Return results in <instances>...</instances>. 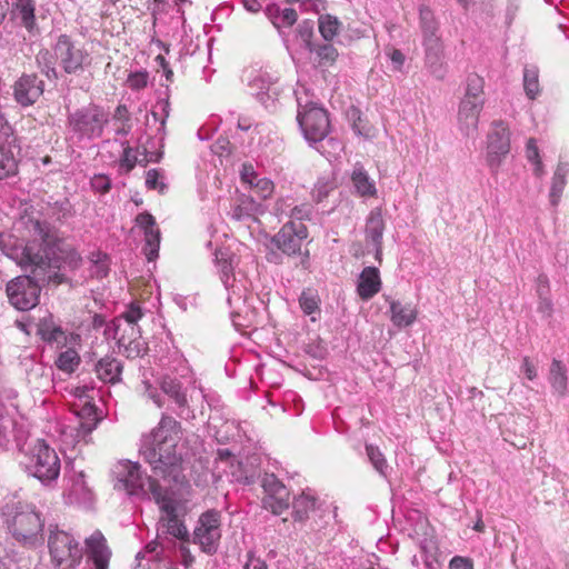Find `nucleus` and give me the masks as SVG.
<instances>
[{"label": "nucleus", "mask_w": 569, "mask_h": 569, "mask_svg": "<svg viewBox=\"0 0 569 569\" xmlns=\"http://www.w3.org/2000/svg\"><path fill=\"white\" fill-rule=\"evenodd\" d=\"M34 2L32 0H17L13 11L20 18L21 23L29 30L36 26Z\"/></svg>", "instance_id": "c9c22d12"}, {"label": "nucleus", "mask_w": 569, "mask_h": 569, "mask_svg": "<svg viewBox=\"0 0 569 569\" xmlns=\"http://www.w3.org/2000/svg\"><path fill=\"white\" fill-rule=\"evenodd\" d=\"M214 256V261L220 274V279L226 289L229 291L227 301L229 306L233 308L231 316L234 318L236 316H240L241 306H244L247 301L246 289L240 288L233 283V270L237 263L236 257L226 250H217Z\"/></svg>", "instance_id": "9d476101"}, {"label": "nucleus", "mask_w": 569, "mask_h": 569, "mask_svg": "<svg viewBox=\"0 0 569 569\" xmlns=\"http://www.w3.org/2000/svg\"><path fill=\"white\" fill-rule=\"evenodd\" d=\"M181 438L180 422L168 415H162L158 426L143 436L140 453L156 476L179 481L182 459L177 447Z\"/></svg>", "instance_id": "f03ea898"}, {"label": "nucleus", "mask_w": 569, "mask_h": 569, "mask_svg": "<svg viewBox=\"0 0 569 569\" xmlns=\"http://www.w3.org/2000/svg\"><path fill=\"white\" fill-rule=\"evenodd\" d=\"M523 89L529 99H535L539 92V73L536 67H526L523 70Z\"/></svg>", "instance_id": "ea45409f"}, {"label": "nucleus", "mask_w": 569, "mask_h": 569, "mask_svg": "<svg viewBox=\"0 0 569 569\" xmlns=\"http://www.w3.org/2000/svg\"><path fill=\"white\" fill-rule=\"evenodd\" d=\"M385 231V221L381 209L375 208L370 211L366 222V240L371 242L376 259L380 262L382 256V237Z\"/></svg>", "instance_id": "5701e85b"}, {"label": "nucleus", "mask_w": 569, "mask_h": 569, "mask_svg": "<svg viewBox=\"0 0 569 569\" xmlns=\"http://www.w3.org/2000/svg\"><path fill=\"white\" fill-rule=\"evenodd\" d=\"M37 335L49 343H62L66 341L64 331L54 322L51 315L39 319L37 323Z\"/></svg>", "instance_id": "2f4dec72"}, {"label": "nucleus", "mask_w": 569, "mask_h": 569, "mask_svg": "<svg viewBox=\"0 0 569 569\" xmlns=\"http://www.w3.org/2000/svg\"><path fill=\"white\" fill-rule=\"evenodd\" d=\"M366 452L373 468L382 476H388L389 466L380 449L373 445L366 446Z\"/></svg>", "instance_id": "a18cd8bd"}, {"label": "nucleus", "mask_w": 569, "mask_h": 569, "mask_svg": "<svg viewBox=\"0 0 569 569\" xmlns=\"http://www.w3.org/2000/svg\"><path fill=\"white\" fill-rule=\"evenodd\" d=\"M510 152V131L503 121H495L487 137L486 161L492 173H497Z\"/></svg>", "instance_id": "ddd939ff"}, {"label": "nucleus", "mask_w": 569, "mask_h": 569, "mask_svg": "<svg viewBox=\"0 0 569 569\" xmlns=\"http://www.w3.org/2000/svg\"><path fill=\"white\" fill-rule=\"evenodd\" d=\"M127 83L132 90L143 89L148 83V73L146 71L131 73L128 77Z\"/></svg>", "instance_id": "bf43d9fd"}, {"label": "nucleus", "mask_w": 569, "mask_h": 569, "mask_svg": "<svg viewBox=\"0 0 569 569\" xmlns=\"http://www.w3.org/2000/svg\"><path fill=\"white\" fill-rule=\"evenodd\" d=\"M319 507V499L316 492L307 488L296 496L292 501V517L295 521H306L310 513Z\"/></svg>", "instance_id": "a878e982"}, {"label": "nucleus", "mask_w": 569, "mask_h": 569, "mask_svg": "<svg viewBox=\"0 0 569 569\" xmlns=\"http://www.w3.org/2000/svg\"><path fill=\"white\" fill-rule=\"evenodd\" d=\"M113 337L117 340L118 348L122 349L127 343H131L140 337V330L138 326H129V328H122V323H117Z\"/></svg>", "instance_id": "c03bdc74"}, {"label": "nucleus", "mask_w": 569, "mask_h": 569, "mask_svg": "<svg viewBox=\"0 0 569 569\" xmlns=\"http://www.w3.org/2000/svg\"><path fill=\"white\" fill-rule=\"evenodd\" d=\"M112 473L116 478L114 488L124 490L129 495H151L162 492V487L151 477L142 475L138 463L119 461L114 465Z\"/></svg>", "instance_id": "39448f33"}, {"label": "nucleus", "mask_w": 569, "mask_h": 569, "mask_svg": "<svg viewBox=\"0 0 569 569\" xmlns=\"http://www.w3.org/2000/svg\"><path fill=\"white\" fill-rule=\"evenodd\" d=\"M257 194L263 199L269 198L273 192V183L268 178H258L251 186Z\"/></svg>", "instance_id": "6e6d98bb"}, {"label": "nucleus", "mask_w": 569, "mask_h": 569, "mask_svg": "<svg viewBox=\"0 0 569 569\" xmlns=\"http://www.w3.org/2000/svg\"><path fill=\"white\" fill-rule=\"evenodd\" d=\"M144 393L149 399H151L159 408L163 406L162 397L157 392V390L151 386L150 382L143 381Z\"/></svg>", "instance_id": "338daca9"}, {"label": "nucleus", "mask_w": 569, "mask_h": 569, "mask_svg": "<svg viewBox=\"0 0 569 569\" xmlns=\"http://www.w3.org/2000/svg\"><path fill=\"white\" fill-rule=\"evenodd\" d=\"M109 123V113L97 104H89L76 110L68 117V126L78 140L100 138Z\"/></svg>", "instance_id": "20e7f679"}, {"label": "nucleus", "mask_w": 569, "mask_h": 569, "mask_svg": "<svg viewBox=\"0 0 569 569\" xmlns=\"http://www.w3.org/2000/svg\"><path fill=\"white\" fill-rule=\"evenodd\" d=\"M538 311L542 313L545 317H550L552 313V302L548 296H543L541 289H539Z\"/></svg>", "instance_id": "e2e57ef3"}, {"label": "nucleus", "mask_w": 569, "mask_h": 569, "mask_svg": "<svg viewBox=\"0 0 569 569\" xmlns=\"http://www.w3.org/2000/svg\"><path fill=\"white\" fill-rule=\"evenodd\" d=\"M53 50L59 64L69 74L83 71L91 64L90 53L83 47L72 42L67 34L58 38Z\"/></svg>", "instance_id": "9b49d317"}, {"label": "nucleus", "mask_w": 569, "mask_h": 569, "mask_svg": "<svg viewBox=\"0 0 569 569\" xmlns=\"http://www.w3.org/2000/svg\"><path fill=\"white\" fill-rule=\"evenodd\" d=\"M123 151L119 160V168L121 171L130 172L138 162V151L126 143H122Z\"/></svg>", "instance_id": "3c124183"}, {"label": "nucleus", "mask_w": 569, "mask_h": 569, "mask_svg": "<svg viewBox=\"0 0 569 569\" xmlns=\"http://www.w3.org/2000/svg\"><path fill=\"white\" fill-rule=\"evenodd\" d=\"M20 147L17 144V138L9 126V132L0 137V180L16 176L18 172L17 156Z\"/></svg>", "instance_id": "f3484780"}, {"label": "nucleus", "mask_w": 569, "mask_h": 569, "mask_svg": "<svg viewBox=\"0 0 569 569\" xmlns=\"http://www.w3.org/2000/svg\"><path fill=\"white\" fill-rule=\"evenodd\" d=\"M79 363L80 357L73 349L62 351L56 360V366L67 373L73 372L78 368Z\"/></svg>", "instance_id": "49530a36"}, {"label": "nucleus", "mask_w": 569, "mask_h": 569, "mask_svg": "<svg viewBox=\"0 0 569 569\" xmlns=\"http://www.w3.org/2000/svg\"><path fill=\"white\" fill-rule=\"evenodd\" d=\"M549 382L559 396H565L567 391V370L566 367L557 359H553L550 366Z\"/></svg>", "instance_id": "f704fd0d"}, {"label": "nucleus", "mask_w": 569, "mask_h": 569, "mask_svg": "<svg viewBox=\"0 0 569 569\" xmlns=\"http://www.w3.org/2000/svg\"><path fill=\"white\" fill-rule=\"evenodd\" d=\"M264 497L263 507L273 515H281L289 508L290 492L287 487L273 475H267L262 483Z\"/></svg>", "instance_id": "2eb2a0df"}, {"label": "nucleus", "mask_w": 569, "mask_h": 569, "mask_svg": "<svg viewBox=\"0 0 569 569\" xmlns=\"http://www.w3.org/2000/svg\"><path fill=\"white\" fill-rule=\"evenodd\" d=\"M380 272L376 267H366L359 274L357 293L362 300H370L381 289Z\"/></svg>", "instance_id": "393cba45"}, {"label": "nucleus", "mask_w": 569, "mask_h": 569, "mask_svg": "<svg viewBox=\"0 0 569 569\" xmlns=\"http://www.w3.org/2000/svg\"><path fill=\"white\" fill-rule=\"evenodd\" d=\"M64 500L69 505L89 508L94 501V493L86 481L83 472L73 473L64 491Z\"/></svg>", "instance_id": "6ab92c4d"}, {"label": "nucleus", "mask_w": 569, "mask_h": 569, "mask_svg": "<svg viewBox=\"0 0 569 569\" xmlns=\"http://www.w3.org/2000/svg\"><path fill=\"white\" fill-rule=\"evenodd\" d=\"M336 188L335 179L331 177H321L315 184L312 197L316 201L320 202Z\"/></svg>", "instance_id": "8fccbe9b"}, {"label": "nucleus", "mask_w": 569, "mask_h": 569, "mask_svg": "<svg viewBox=\"0 0 569 569\" xmlns=\"http://www.w3.org/2000/svg\"><path fill=\"white\" fill-rule=\"evenodd\" d=\"M569 172V164L566 162H559L557 169L553 173L552 183L550 188V202L553 207H556L561 198L562 191L566 186V177Z\"/></svg>", "instance_id": "72a5a7b5"}, {"label": "nucleus", "mask_w": 569, "mask_h": 569, "mask_svg": "<svg viewBox=\"0 0 569 569\" xmlns=\"http://www.w3.org/2000/svg\"><path fill=\"white\" fill-rule=\"evenodd\" d=\"M112 119H113L114 123H118V122H122V123L131 122L129 110H128V108L124 104H119L116 108V110H114V112L112 114Z\"/></svg>", "instance_id": "69168bd1"}, {"label": "nucleus", "mask_w": 569, "mask_h": 569, "mask_svg": "<svg viewBox=\"0 0 569 569\" xmlns=\"http://www.w3.org/2000/svg\"><path fill=\"white\" fill-rule=\"evenodd\" d=\"M449 569H473V562L469 558L456 556L450 560Z\"/></svg>", "instance_id": "0e129e2a"}, {"label": "nucleus", "mask_w": 569, "mask_h": 569, "mask_svg": "<svg viewBox=\"0 0 569 569\" xmlns=\"http://www.w3.org/2000/svg\"><path fill=\"white\" fill-rule=\"evenodd\" d=\"M221 538L220 513L209 510L202 513L193 531V543H198L202 551L214 553Z\"/></svg>", "instance_id": "4468645a"}, {"label": "nucleus", "mask_w": 569, "mask_h": 569, "mask_svg": "<svg viewBox=\"0 0 569 569\" xmlns=\"http://www.w3.org/2000/svg\"><path fill=\"white\" fill-rule=\"evenodd\" d=\"M419 28L422 39L441 36L440 26L433 11L425 4L419 7Z\"/></svg>", "instance_id": "473e14b6"}, {"label": "nucleus", "mask_w": 569, "mask_h": 569, "mask_svg": "<svg viewBox=\"0 0 569 569\" xmlns=\"http://www.w3.org/2000/svg\"><path fill=\"white\" fill-rule=\"evenodd\" d=\"M287 209H289V216L296 222H302V220L309 219L311 214V208L309 204L295 206L291 208V204H287L284 200L277 201L274 211L278 214L287 213Z\"/></svg>", "instance_id": "58836bf2"}, {"label": "nucleus", "mask_w": 569, "mask_h": 569, "mask_svg": "<svg viewBox=\"0 0 569 569\" xmlns=\"http://www.w3.org/2000/svg\"><path fill=\"white\" fill-rule=\"evenodd\" d=\"M297 119L308 142L320 143L327 137L330 127L328 113L315 102L302 104L301 98H298Z\"/></svg>", "instance_id": "6e6552de"}, {"label": "nucleus", "mask_w": 569, "mask_h": 569, "mask_svg": "<svg viewBox=\"0 0 569 569\" xmlns=\"http://www.w3.org/2000/svg\"><path fill=\"white\" fill-rule=\"evenodd\" d=\"M425 63L430 73L437 79H443L447 72L445 62V43L441 36L422 39Z\"/></svg>", "instance_id": "a211bd4d"}, {"label": "nucleus", "mask_w": 569, "mask_h": 569, "mask_svg": "<svg viewBox=\"0 0 569 569\" xmlns=\"http://www.w3.org/2000/svg\"><path fill=\"white\" fill-rule=\"evenodd\" d=\"M97 377L107 383H117L121 379L122 363L113 357H103L96 365Z\"/></svg>", "instance_id": "7c9ffc66"}, {"label": "nucleus", "mask_w": 569, "mask_h": 569, "mask_svg": "<svg viewBox=\"0 0 569 569\" xmlns=\"http://www.w3.org/2000/svg\"><path fill=\"white\" fill-rule=\"evenodd\" d=\"M136 223L143 230L146 241L144 251L148 260L151 261L158 257L160 246V231L156 226V220L150 213L143 212L137 216Z\"/></svg>", "instance_id": "4be33fe9"}, {"label": "nucleus", "mask_w": 569, "mask_h": 569, "mask_svg": "<svg viewBox=\"0 0 569 569\" xmlns=\"http://www.w3.org/2000/svg\"><path fill=\"white\" fill-rule=\"evenodd\" d=\"M43 93V82L33 74L22 76L13 87L16 101L22 107L33 104Z\"/></svg>", "instance_id": "412c9836"}, {"label": "nucleus", "mask_w": 569, "mask_h": 569, "mask_svg": "<svg viewBox=\"0 0 569 569\" xmlns=\"http://www.w3.org/2000/svg\"><path fill=\"white\" fill-rule=\"evenodd\" d=\"M36 240H40L39 248L34 243L28 244L23 251V261L32 267V277H17L7 284L9 302L21 311L30 310L39 302L40 287L37 281H50L58 277L56 269L60 270L62 263L57 254V234L47 223H33Z\"/></svg>", "instance_id": "f257e3e1"}, {"label": "nucleus", "mask_w": 569, "mask_h": 569, "mask_svg": "<svg viewBox=\"0 0 569 569\" xmlns=\"http://www.w3.org/2000/svg\"><path fill=\"white\" fill-rule=\"evenodd\" d=\"M351 181L356 193L360 197L370 198L377 194L376 182L370 178L361 163L355 164L351 173Z\"/></svg>", "instance_id": "c756f323"}, {"label": "nucleus", "mask_w": 569, "mask_h": 569, "mask_svg": "<svg viewBox=\"0 0 569 569\" xmlns=\"http://www.w3.org/2000/svg\"><path fill=\"white\" fill-rule=\"evenodd\" d=\"M93 390L94 389L92 387L88 386H79L76 387L73 390L74 397L83 401L84 403L81 410L78 412V426H68L66 430L62 431V433L67 435V431L69 430L70 435L72 436V432L76 431L74 442L84 440L86 437L89 436L96 429L99 422L96 407L90 401L92 399V396L90 393L93 392Z\"/></svg>", "instance_id": "f8f14e48"}, {"label": "nucleus", "mask_w": 569, "mask_h": 569, "mask_svg": "<svg viewBox=\"0 0 569 569\" xmlns=\"http://www.w3.org/2000/svg\"><path fill=\"white\" fill-rule=\"evenodd\" d=\"M160 388L178 409L184 410L189 407L187 388L177 378L164 376L160 381Z\"/></svg>", "instance_id": "cd10ccee"}, {"label": "nucleus", "mask_w": 569, "mask_h": 569, "mask_svg": "<svg viewBox=\"0 0 569 569\" xmlns=\"http://www.w3.org/2000/svg\"><path fill=\"white\" fill-rule=\"evenodd\" d=\"M37 63L41 71L49 78H57L56 62L58 61L54 52L47 49L40 50L36 57Z\"/></svg>", "instance_id": "79ce46f5"}, {"label": "nucleus", "mask_w": 569, "mask_h": 569, "mask_svg": "<svg viewBox=\"0 0 569 569\" xmlns=\"http://www.w3.org/2000/svg\"><path fill=\"white\" fill-rule=\"evenodd\" d=\"M154 501L160 509L158 537L170 536L182 541H188L189 531L183 522L184 508L182 502L167 490L162 492L157 491Z\"/></svg>", "instance_id": "7ed1b4c3"}, {"label": "nucleus", "mask_w": 569, "mask_h": 569, "mask_svg": "<svg viewBox=\"0 0 569 569\" xmlns=\"http://www.w3.org/2000/svg\"><path fill=\"white\" fill-rule=\"evenodd\" d=\"M340 29V22L336 17L330 14L320 16L319 32L326 41H331Z\"/></svg>", "instance_id": "37998d69"}, {"label": "nucleus", "mask_w": 569, "mask_h": 569, "mask_svg": "<svg viewBox=\"0 0 569 569\" xmlns=\"http://www.w3.org/2000/svg\"><path fill=\"white\" fill-rule=\"evenodd\" d=\"M143 312L138 303H130L124 312L116 320V323H122V328L129 326H138V321L142 318Z\"/></svg>", "instance_id": "09e8293b"}, {"label": "nucleus", "mask_w": 569, "mask_h": 569, "mask_svg": "<svg viewBox=\"0 0 569 569\" xmlns=\"http://www.w3.org/2000/svg\"><path fill=\"white\" fill-rule=\"evenodd\" d=\"M353 116L357 114V119L352 122V130L356 134L365 137V138H371L373 137V129L371 126H369L363 119H361L359 111L355 110Z\"/></svg>", "instance_id": "5fc2aeb1"}, {"label": "nucleus", "mask_w": 569, "mask_h": 569, "mask_svg": "<svg viewBox=\"0 0 569 569\" xmlns=\"http://www.w3.org/2000/svg\"><path fill=\"white\" fill-rule=\"evenodd\" d=\"M7 523L12 536L23 543H32L43 528L34 508L22 503L16 507L12 515H8Z\"/></svg>", "instance_id": "1a4fd4ad"}, {"label": "nucleus", "mask_w": 569, "mask_h": 569, "mask_svg": "<svg viewBox=\"0 0 569 569\" xmlns=\"http://www.w3.org/2000/svg\"><path fill=\"white\" fill-rule=\"evenodd\" d=\"M48 547L56 569H74L82 559L79 542L63 530L57 529L50 532Z\"/></svg>", "instance_id": "0eeeda50"}, {"label": "nucleus", "mask_w": 569, "mask_h": 569, "mask_svg": "<svg viewBox=\"0 0 569 569\" xmlns=\"http://www.w3.org/2000/svg\"><path fill=\"white\" fill-rule=\"evenodd\" d=\"M87 553L93 561L94 569H107L111 552L100 531H94L86 539Z\"/></svg>", "instance_id": "b1692460"}, {"label": "nucleus", "mask_w": 569, "mask_h": 569, "mask_svg": "<svg viewBox=\"0 0 569 569\" xmlns=\"http://www.w3.org/2000/svg\"><path fill=\"white\" fill-rule=\"evenodd\" d=\"M256 209V202L247 197L239 199V203L234 204L231 209V217L234 220H243L252 216Z\"/></svg>", "instance_id": "de8ad7c7"}, {"label": "nucleus", "mask_w": 569, "mask_h": 569, "mask_svg": "<svg viewBox=\"0 0 569 569\" xmlns=\"http://www.w3.org/2000/svg\"><path fill=\"white\" fill-rule=\"evenodd\" d=\"M299 305L305 315L311 317V321L317 320L316 316L320 312V298L316 291L311 289L302 291Z\"/></svg>", "instance_id": "e433bc0d"}, {"label": "nucleus", "mask_w": 569, "mask_h": 569, "mask_svg": "<svg viewBox=\"0 0 569 569\" xmlns=\"http://www.w3.org/2000/svg\"><path fill=\"white\" fill-rule=\"evenodd\" d=\"M169 109H170V106H169V102L168 100H162V101H159L154 109L152 110V117L154 118V120H159L160 121V129H164V126H166V121L169 117Z\"/></svg>", "instance_id": "13d9d810"}, {"label": "nucleus", "mask_w": 569, "mask_h": 569, "mask_svg": "<svg viewBox=\"0 0 569 569\" xmlns=\"http://www.w3.org/2000/svg\"><path fill=\"white\" fill-rule=\"evenodd\" d=\"M240 178L243 183L251 187L259 176L251 164L244 163L240 171Z\"/></svg>", "instance_id": "052dcab7"}, {"label": "nucleus", "mask_w": 569, "mask_h": 569, "mask_svg": "<svg viewBox=\"0 0 569 569\" xmlns=\"http://www.w3.org/2000/svg\"><path fill=\"white\" fill-rule=\"evenodd\" d=\"M26 468L42 483H50L58 479L61 463L56 450L38 439L27 456Z\"/></svg>", "instance_id": "423d86ee"}, {"label": "nucleus", "mask_w": 569, "mask_h": 569, "mask_svg": "<svg viewBox=\"0 0 569 569\" xmlns=\"http://www.w3.org/2000/svg\"><path fill=\"white\" fill-rule=\"evenodd\" d=\"M159 178H160L159 171L157 169H150L147 172V177H146V186L148 187V189L162 190L164 186L162 182H160Z\"/></svg>", "instance_id": "680f3d73"}, {"label": "nucleus", "mask_w": 569, "mask_h": 569, "mask_svg": "<svg viewBox=\"0 0 569 569\" xmlns=\"http://www.w3.org/2000/svg\"><path fill=\"white\" fill-rule=\"evenodd\" d=\"M390 320L397 328H405L411 326L418 316V311L411 305H402L397 300H389Z\"/></svg>", "instance_id": "c85d7f7f"}, {"label": "nucleus", "mask_w": 569, "mask_h": 569, "mask_svg": "<svg viewBox=\"0 0 569 569\" xmlns=\"http://www.w3.org/2000/svg\"><path fill=\"white\" fill-rule=\"evenodd\" d=\"M317 56L318 64L322 67H331L337 61L338 50L330 43L318 44L313 48Z\"/></svg>", "instance_id": "a19ab883"}, {"label": "nucleus", "mask_w": 569, "mask_h": 569, "mask_svg": "<svg viewBox=\"0 0 569 569\" xmlns=\"http://www.w3.org/2000/svg\"><path fill=\"white\" fill-rule=\"evenodd\" d=\"M482 102L461 99L458 108V127L466 137L473 136L478 130L479 116L483 109Z\"/></svg>", "instance_id": "aec40b11"}, {"label": "nucleus", "mask_w": 569, "mask_h": 569, "mask_svg": "<svg viewBox=\"0 0 569 569\" xmlns=\"http://www.w3.org/2000/svg\"><path fill=\"white\" fill-rule=\"evenodd\" d=\"M147 350L146 342L141 337L137 338L133 342L127 343L126 347L119 349L127 358L134 359L142 356Z\"/></svg>", "instance_id": "864d4df0"}, {"label": "nucleus", "mask_w": 569, "mask_h": 569, "mask_svg": "<svg viewBox=\"0 0 569 569\" xmlns=\"http://www.w3.org/2000/svg\"><path fill=\"white\" fill-rule=\"evenodd\" d=\"M521 371L529 380H533L537 377V368L528 357L522 359Z\"/></svg>", "instance_id": "774afa93"}, {"label": "nucleus", "mask_w": 569, "mask_h": 569, "mask_svg": "<svg viewBox=\"0 0 569 569\" xmlns=\"http://www.w3.org/2000/svg\"><path fill=\"white\" fill-rule=\"evenodd\" d=\"M307 236L306 226L302 222L291 220L274 234L272 242L279 250L290 256L300 251L301 242Z\"/></svg>", "instance_id": "dca6fc26"}, {"label": "nucleus", "mask_w": 569, "mask_h": 569, "mask_svg": "<svg viewBox=\"0 0 569 569\" xmlns=\"http://www.w3.org/2000/svg\"><path fill=\"white\" fill-rule=\"evenodd\" d=\"M483 86H485V80L482 77H480L477 73H470L467 77L466 92H465V96L462 99H469L471 101L473 100L475 102L485 103V99L482 97L483 96Z\"/></svg>", "instance_id": "4c0bfd02"}, {"label": "nucleus", "mask_w": 569, "mask_h": 569, "mask_svg": "<svg viewBox=\"0 0 569 569\" xmlns=\"http://www.w3.org/2000/svg\"><path fill=\"white\" fill-rule=\"evenodd\" d=\"M526 154H527L528 160L535 164V170H533L535 174L537 177L542 176L543 168H542V163L539 158V150H538L536 140L533 138H530L527 142Z\"/></svg>", "instance_id": "603ef678"}, {"label": "nucleus", "mask_w": 569, "mask_h": 569, "mask_svg": "<svg viewBox=\"0 0 569 569\" xmlns=\"http://www.w3.org/2000/svg\"><path fill=\"white\" fill-rule=\"evenodd\" d=\"M264 14L282 37L284 28H291L298 20V13L292 8H280L277 3H269L264 8Z\"/></svg>", "instance_id": "bb28decb"}, {"label": "nucleus", "mask_w": 569, "mask_h": 569, "mask_svg": "<svg viewBox=\"0 0 569 569\" xmlns=\"http://www.w3.org/2000/svg\"><path fill=\"white\" fill-rule=\"evenodd\" d=\"M91 188L99 193H107L111 188V180L106 174H94L90 180Z\"/></svg>", "instance_id": "4d7b16f0"}]
</instances>
